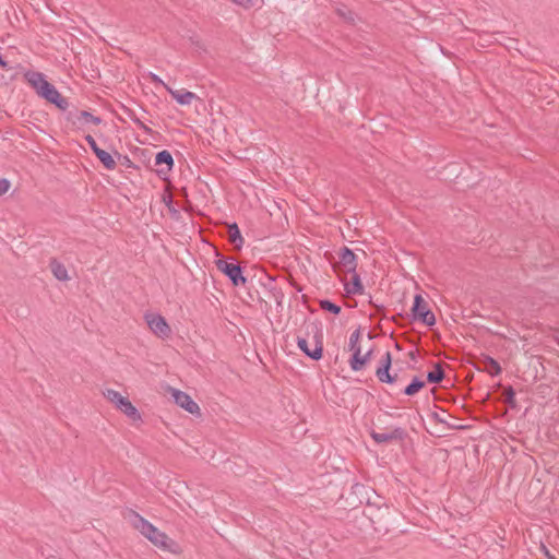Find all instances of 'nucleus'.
I'll return each instance as SVG.
<instances>
[{
	"instance_id": "f257e3e1",
	"label": "nucleus",
	"mask_w": 559,
	"mask_h": 559,
	"mask_svg": "<svg viewBox=\"0 0 559 559\" xmlns=\"http://www.w3.org/2000/svg\"><path fill=\"white\" fill-rule=\"evenodd\" d=\"M25 78L38 96L53 104L60 110L64 111L68 109L69 103L67 98L62 97L59 91L46 80L43 73L31 71L25 74Z\"/></svg>"
},
{
	"instance_id": "f03ea898",
	"label": "nucleus",
	"mask_w": 559,
	"mask_h": 559,
	"mask_svg": "<svg viewBox=\"0 0 559 559\" xmlns=\"http://www.w3.org/2000/svg\"><path fill=\"white\" fill-rule=\"evenodd\" d=\"M128 521L131 525L138 530L144 537H146L152 544L159 548H167L168 537L165 533L160 532L151 522L141 516L138 512L129 510L127 514Z\"/></svg>"
},
{
	"instance_id": "7ed1b4c3",
	"label": "nucleus",
	"mask_w": 559,
	"mask_h": 559,
	"mask_svg": "<svg viewBox=\"0 0 559 559\" xmlns=\"http://www.w3.org/2000/svg\"><path fill=\"white\" fill-rule=\"evenodd\" d=\"M215 264L217 270L225 274L234 286L245 285L247 283V278L242 275V269L239 264L225 259H218Z\"/></svg>"
},
{
	"instance_id": "20e7f679",
	"label": "nucleus",
	"mask_w": 559,
	"mask_h": 559,
	"mask_svg": "<svg viewBox=\"0 0 559 559\" xmlns=\"http://www.w3.org/2000/svg\"><path fill=\"white\" fill-rule=\"evenodd\" d=\"M144 320L151 332L157 337L164 340L170 335L171 329L162 314L156 312H145Z\"/></svg>"
},
{
	"instance_id": "39448f33",
	"label": "nucleus",
	"mask_w": 559,
	"mask_h": 559,
	"mask_svg": "<svg viewBox=\"0 0 559 559\" xmlns=\"http://www.w3.org/2000/svg\"><path fill=\"white\" fill-rule=\"evenodd\" d=\"M412 317L414 320L421 321L423 323H425L428 326H431L436 323L435 314L428 308L427 302L419 294H417L414 297V304L412 307Z\"/></svg>"
},
{
	"instance_id": "423d86ee",
	"label": "nucleus",
	"mask_w": 559,
	"mask_h": 559,
	"mask_svg": "<svg viewBox=\"0 0 559 559\" xmlns=\"http://www.w3.org/2000/svg\"><path fill=\"white\" fill-rule=\"evenodd\" d=\"M392 365V356L390 352H386L381 359V365L376 370V376L378 377L380 382L383 383H393L396 380V374L392 376L390 373V368Z\"/></svg>"
},
{
	"instance_id": "0eeeda50",
	"label": "nucleus",
	"mask_w": 559,
	"mask_h": 559,
	"mask_svg": "<svg viewBox=\"0 0 559 559\" xmlns=\"http://www.w3.org/2000/svg\"><path fill=\"white\" fill-rule=\"evenodd\" d=\"M175 403L190 414H199V405L191 399L189 394L179 390H173Z\"/></svg>"
},
{
	"instance_id": "6e6552de",
	"label": "nucleus",
	"mask_w": 559,
	"mask_h": 559,
	"mask_svg": "<svg viewBox=\"0 0 559 559\" xmlns=\"http://www.w3.org/2000/svg\"><path fill=\"white\" fill-rule=\"evenodd\" d=\"M371 438L378 444L388 443L391 441H401L405 438L406 432L403 428L396 427L390 432H377L372 430L370 432Z\"/></svg>"
},
{
	"instance_id": "1a4fd4ad",
	"label": "nucleus",
	"mask_w": 559,
	"mask_h": 559,
	"mask_svg": "<svg viewBox=\"0 0 559 559\" xmlns=\"http://www.w3.org/2000/svg\"><path fill=\"white\" fill-rule=\"evenodd\" d=\"M340 264L344 272L355 273L357 269V257L347 247H343L338 253Z\"/></svg>"
},
{
	"instance_id": "9d476101",
	"label": "nucleus",
	"mask_w": 559,
	"mask_h": 559,
	"mask_svg": "<svg viewBox=\"0 0 559 559\" xmlns=\"http://www.w3.org/2000/svg\"><path fill=\"white\" fill-rule=\"evenodd\" d=\"M297 345L301 352L313 360H319L322 357L323 346L321 341L317 340L313 348H310L306 338L298 337Z\"/></svg>"
},
{
	"instance_id": "9b49d317",
	"label": "nucleus",
	"mask_w": 559,
	"mask_h": 559,
	"mask_svg": "<svg viewBox=\"0 0 559 559\" xmlns=\"http://www.w3.org/2000/svg\"><path fill=\"white\" fill-rule=\"evenodd\" d=\"M116 408L132 421H140L142 419L140 412L135 406H133L128 397H123V400L116 406Z\"/></svg>"
},
{
	"instance_id": "f8f14e48",
	"label": "nucleus",
	"mask_w": 559,
	"mask_h": 559,
	"mask_svg": "<svg viewBox=\"0 0 559 559\" xmlns=\"http://www.w3.org/2000/svg\"><path fill=\"white\" fill-rule=\"evenodd\" d=\"M361 331L360 329L355 330L349 337L348 348L353 352V356L350 359H354V364H360L358 359L359 353L361 352L359 340H360Z\"/></svg>"
},
{
	"instance_id": "ddd939ff",
	"label": "nucleus",
	"mask_w": 559,
	"mask_h": 559,
	"mask_svg": "<svg viewBox=\"0 0 559 559\" xmlns=\"http://www.w3.org/2000/svg\"><path fill=\"white\" fill-rule=\"evenodd\" d=\"M171 97L180 105H190L197 95L188 91L167 88Z\"/></svg>"
},
{
	"instance_id": "4468645a",
	"label": "nucleus",
	"mask_w": 559,
	"mask_h": 559,
	"mask_svg": "<svg viewBox=\"0 0 559 559\" xmlns=\"http://www.w3.org/2000/svg\"><path fill=\"white\" fill-rule=\"evenodd\" d=\"M352 282L345 283L344 288L348 295H362L364 294V286L360 281V276L357 272L350 273Z\"/></svg>"
},
{
	"instance_id": "2eb2a0df",
	"label": "nucleus",
	"mask_w": 559,
	"mask_h": 559,
	"mask_svg": "<svg viewBox=\"0 0 559 559\" xmlns=\"http://www.w3.org/2000/svg\"><path fill=\"white\" fill-rule=\"evenodd\" d=\"M49 266H50V270H51L53 276L58 281L67 282V281L70 280L67 267L61 262H59L58 260L52 259L50 261Z\"/></svg>"
},
{
	"instance_id": "dca6fc26",
	"label": "nucleus",
	"mask_w": 559,
	"mask_h": 559,
	"mask_svg": "<svg viewBox=\"0 0 559 559\" xmlns=\"http://www.w3.org/2000/svg\"><path fill=\"white\" fill-rule=\"evenodd\" d=\"M228 237L229 241L236 246V248L240 249L243 245V238L236 223H233L228 226Z\"/></svg>"
},
{
	"instance_id": "f3484780",
	"label": "nucleus",
	"mask_w": 559,
	"mask_h": 559,
	"mask_svg": "<svg viewBox=\"0 0 559 559\" xmlns=\"http://www.w3.org/2000/svg\"><path fill=\"white\" fill-rule=\"evenodd\" d=\"M155 165H165L166 170L169 171L174 166V158L168 151H160L155 155Z\"/></svg>"
},
{
	"instance_id": "a211bd4d",
	"label": "nucleus",
	"mask_w": 559,
	"mask_h": 559,
	"mask_svg": "<svg viewBox=\"0 0 559 559\" xmlns=\"http://www.w3.org/2000/svg\"><path fill=\"white\" fill-rule=\"evenodd\" d=\"M95 155L102 162V164L104 165V167L106 169L112 170L116 168V162H115L114 157L108 152L100 148V150L96 151Z\"/></svg>"
},
{
	"instance_id": "6ab92c4d",
	"label": "nucleus",
	"mask_w": 559,
	"mask_h": 559,
	"mask_svg": "<svg viewBox=\"0 0 559 559\" xmlns=\"http://www.w3.org/2000/svg\"><path fill=\"white\" fill-rule=\"evenodd\" d=\"M444 378V371L440 362L435 364L433 370L427 373V381L429 383H439Z\"/></svg>"
},
{
	"instance_id": "aec40b11",
	"label": "nucleus",
	"mask_w": 559,
	"mask_h": 559,
	"mask_svg": "<svg viewBox=\"0 0 559 559\" xmlns=\"http://www.w3.org/2000/svg\"><path fill=\"white\" fill-rule=\"evenodd\" d=\"M485 369L491 377H496L502 371L499 362L491 357H486Z\"/></svg>"
},
{
	"instance_id": "412c9836",
	"label": "nucleus",
	"mask_w": 559,
	"mask_h": 559,
	"mask_svg": "<svg viewBox=\"0 0 559 559\" xmlns=\"http://www.w3.org/2000/svg\"><path fill=\"white\" fill-rule=\"evenodd\" d=\"M425 386V381L420 380L419 378L415 377L412 382L404 389L403 393L405 395H414L418 391H420Z\"/></svg>"
},
{
	"instance_id": "4be33fe9",
	"label": "nucleus",
	"mask_w": 559,
	"mask_h": 559,
	"mask_svg": "<svg viewBox=\"0 0 559 559\" xmlns=\"http://www.w3.org/2000/svg\"><path fill=\"white\" fill-rule=\"evenodd\" d=\"M373 349L370 348L365 355H361V352L359 353L358 359L360 360V364H354V359L349 360V366L352 370L359 371L362 369V367L370 360Z\"/></svg>"
},
{
	"instance_id": "5701e85b",
	"label": "nucleus",
	"mask_w": 559,
	"mask_h": 559,
	"mask_svg": "<svg viewBox=\"0 0 559 559\" xmlns=\"http://www.w3.org/2000/svg\"><path fill=\"white\" fill-rule=\"evenodd\" d=\"M103 394L115 406H117L124 397L118 391L112 389L105 390Z\"/></svg>"
},
{
	"instance_id": "b1692460",
	"label": "nucleus",
	"mask_w": 559,
	"mask_h": 559,
	"mask_svg": "<svg viewBox=\"0 0 559 559\" xmlns=\"http://www.w3.org/2000/svg\"><path fill=\"white\" fill-rule=\"evenodd\" d=\"M320 307L333 314H338L341 312V307L328 299L320 300Z\"/></svg>"
},
{
	"instance_id": "393cba45",
	"label": "nucleus",
	"mask_w": 559,
	"mask_h": 559,
	"mask_svg": "<svg viewBox=\"0 0 559 559\" xmlns=\"http://www.w3.org/2000/svg\"><path fill=\"white\" fill-rule=\"evenodd\" d=\"M79 119H83L87 123L100 124L102 119L99 117L94 116L92 112L82 110L79 112Z\"/></svg>"
},
{
	"instance_id": "a878e982",
	"label": "nucleus",
	"mask_w": 559,
	"mask_h": 559,
	"mask_svg": "<svg viewBox=\"0 0 559 559\" xmlns=\"http://www.w3.org/2000/svg\"><path fill=\"white\" fill-rule=\"evenodd\" d=\"M504 402L512 408L516 406L515 391L512 386H508L504 391Z\"/></svg>"
},
{
	"instance_id": "bb28decb",
	"label": "nucleus",
	"mask_w": 559,
	"mask_h": 559,
	"mask_svg": "<svg viewBox=\"0 0 559 559\" xmlns=\"http://www.w3.org/2000/svg\"><path fill=\"white\" fill-rule=\"evenodd\" d=\"M129 118L139 127L141 128L142 130H144L145 132H151L152 130L146 127L136 116L133 111H130L128 114Z\"/></svg>"
},
{
	"instance_id": "cd10ccee",
	"label": "nucleus",
	"mask_w": 559,
	"mask_h": 559,
	"mask_svg": "<svg viewBox=\"0 0 559 559\" xmlns=\"http://www.w3.org/2000/svg\"><path fill=\"white\" fill-rule=\"evenodd\" d=\"M85 141L87 142L94 154L96 153V151L100 150L95 139L91 134L85 135Z\"/></svg>"
},
{
	"instance_id": "c85d7f7f",
	"label": "nucleus",
	"mask_w": 559,
	"mask_h": 559,
	"mask_svg": "<svg viewBox=\"0 0 559 559\" xmlns=\"http://www.w3.org/2000/svg\"><path fill=\"white\" fill-rule=\"evenodd\" d=\"M9 188H10V181L8 179L0 178V195L8 192Z\"/></svg>"
},
{
	"instance_id": "c756f323",
	"label": "nucleus",
	"mask_w": 559,
	"mask_h": 559,
	"mask_svg": "<svg viewBox=\"0 0 559 559\" xmlns=\"http://www.w3.org/2000/svg\"><path fill=\"white\" fill-rule=\"evenodd\" d=\"M540 550L548 559H557L554 555L550 554L548 548L545 545H540Z\"/></svg>"
},
{
	"instance_id": "7c9ffc66",
	"label": "nucleus",
	"mask_w": 559,
	"mask_h": 559,
	"mask_svg": "<svg viewBox=\"0 0 559 559\" xmlns=\"http://www.w3.org/2000/svg\"><path fill=\"white\" fill-rule=\"evenodd\" d=\"M152 81L155 82V83H162L163 84V81L156 74H152Z\"/></svg>"
},
{
	"instance_id": "2f4dec72",
	"label": "nucleus",
	"mask_w": 559,
	"mask_h": 559,
	"mask_svg": "<svg viewBox=\"0 0 559 559\" xmlns=\"http://www.w3.org/2000/svg\"><path fill=\"white\" fill-rule=\"evenodd\" d=\"M435 417L438 421L444 423V419H442L441 416H438V414H435Z\"/></svg>"
},
{
	"instance_id": "473e14b6",
	"label": "nucleus",
	"mask_w": 559,
	"mask_h": 559,
	"mask_svg": "<svg viewBox=\"0 0 559 559\" xmlns=\"http://www.w3.org/2000/svg\"><path fill=\"white\" fill-rule=\"evenodd\" d=\"M556 340H557V343L559 344V331H558V336H557Z\"/></svg>"
}]
</instances>
